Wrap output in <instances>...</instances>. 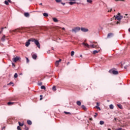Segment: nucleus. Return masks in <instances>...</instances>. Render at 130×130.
Here are the masks:
<instances>
[{
  "label": "nucleus",
  "mask_w": 130,
  "mask_h": 130,
  "mask_svg": "<svg viewBox=\"0 0 130 130\" xmlns=\"http://www.w3.org/2000/svg\"><path fill=\"white\" fill-rule=\"evenodd\" d=\"M115 19H116L118 21H120L122 19V16L120 15V13H118L115 17Z\"/></svg>",
  "instance_id": "f257e3e1"
},
{
  "label": "nucleus",
  "mask_w": 130,
  "mask_h": 130,
  "mask_svg": "<svg viewBox=\"0 0 130 130\" xmlns=\"http://www.w3.org/2000/svg\"><path fill=\"white\" fill-rule=\"evenodd\" d=\"M94 44L90 45V48H98V44L96 42H94Z\"/></svg>",
  "instance_id": "f03ea898"
},
{
  "label": "nucleus",
  "mask_w": 130,
  "mask_h": 130,
  "mask_svg": "<svg viewBox=\"0 0 130 130\" xmlns=\"http://www.w3.org/2000/svg\"><path fill=\"white\" fill-rule=\"evenodd\" d=\"M18 60H21V57L16 56L12 59V61L14 62H17Z\"/></svg>",
  "instance_id": "7ed1b4c3"
},
{
  "label": "nucleus",
  "mask_w": 130,
  "mask_h": 130,
  "mask_svg": "<svg viewBox=\"0 0 130 130\" xmlns=\"http://www.w3.org/2000/svg\"><path fill=\"white\" fill-rule=\"evenodd\" d=\"M109 73L110 74H113V75H118V71L115 70H109Z\"/></svg>",
  "instance_id": "20e7f679"
},
{
  "label": "nucleus",
  "mask_w": 130,
  "mask_h": 130,
  "mask_svg": "<svg viewBox=\"0 0 130 130\" xmlns=\"http://www.w3.org/2000/svg\"><path fill=\"white\" fill-rule=\"evenodd\" d=\"M78 31H80V27H76L75 28L73 29L72 30V31L73 32H75V33L78 32Z\"/></svg>",
  "instance_id": "39448f33"
},
{
  "label": "nucleus",
  "mask_w": 130,
  "mask_h": 130,
  "mask_svg": "<svg viewBox=\"0 0 130 130\" xmlns=\"http://www.w3.org/2000/svg\"><path fill=\"white\" fill-rule=\"evenodd\" d=\"M82 45H83L84 47H87V48H90V45L88 43L83 42L82 43Z\"/></svg>",
  "instance_id": "423d86ee"
},
{
  "label": "nucleus",
  "mask_w": 130,
  "mask_h": 130,
  "mask_svg": "<svg viewBox=\"0 0 130 130\" xmlns=\"http://www.w3.org/2000/svg\"><path fill=\"white\" fill-rule=\"evenodd\" d=\"M35 43L36 45H37V46H38V48H40V43H39V42L38 41V40H36L35 41Z\"/></svg>",
  "instance_id": "0eeeda50"
},
{
  "label": "nucleus",
  "mask_w": 130,
  "mask_h": 130,
  "mask_svg": "<svg viewBox=\"0 0 130 130\" xmlns=\"http://www.w3.org/2000/svg\"><path fill=\"white\" fill-rule=\"evenodd\" d=\"M31 56L33 59H36L37 58V54L32 53Z\"/></svg>",
  "instance_id": "6e6552de"
},
{
  "label": "nucleus",
  "mask_w": 130,
  "mask_h": 130,
  "mask_svg": "<svg viewBox=\"0 0 130 130\" xmlns=\"http://www.w3.org/2000/svg\"><path fill=\"white\" fill-rule=\"evenodd\" d=\"M60 61H61V59H60L59 60L56 61V62L55 63V67H58V66L59 64V62H60Z\"/></svg>",
  "instance_id": "1a4fd4ad"
},
{
  "label": "nucleus",
  "mask_w": 130,
  "mask_h": 130,
  "mask_svg": "<svg viewBox=\"0 0 130 130\" xmlns=\"http://www.w3.org/2000/svg\"><path fill=\"white\" fill-rule=\"evenodd\" d=\"M1 41H2V42H5V41H6V35H4L2 37Z\"/></svg>",
  "instance_id": "9d476101"
},
{
  "label": "nucleus",
  "mask_w": 130,
  "mask_h": 130,
  "mask_svg": "<svg viewBox=\"0 0 130 130\" xmlns=\"http://www.w3.org/2000/svg\"><path fill=\"white\" fill-rule=\"evenodd\" d=\"M81 31H82V32H88V31L87 28H81Z\"/></svg>",
  "instance_id": "9b49d317"
},
{
  "label": "nucleus",
  "mask_w": 130,
  "mask_h": 130,
  "mask_svg": "<svg viewBox=\"0 0 130 130\" xmlns=\"http://www.w3.org/2000/svg\"><path fill=\"white\" fill-rule=\"evenodd\" d=\"M113 37V33H109L108 34L107 38H110V37Z\"/></svg>",
  "instance_id": "f8f14e48"
},
{
  "label": "nucleus",
  "mask_w": 130,
  "mask_h": 130,
  "mask_svg": "<svg viewBox=\"0 0 130 130\" xmlns=\"http://www.w3.org/2000/svg\"><path fill=\"white\" fill-rule=\"evenodd\" d=\"M29 45H30V41H29L28 40V41L25 43V46H26V47H28Z\"/></svg>",
  "instance_id": "ddd939ff"
},
{
  "label": "nucleus",
  "mask_w": 130,
  "mask_h": 130,
  "mask_svg": "<svg viewBox=\"0 0 130 130\" xmlns=\"http://www.w3.org/2000/svg\"><path fill=\"white\" fill-rule=\"evenodd\" d=\"M81 108H82V109H83V110H85V111L87 110V108H86L85 105H82Z\"/></svg>",
  "instance_id": "4468645a"
},
{
  "label": "nucleus",
  "mask_w": 130,
  "mask_h": 130,
  "mask_svg": "<svg viewBox=\"0 0 130 130\" xmlns=\"http://www.w3.org/2000/svg\"><path fill=\"white\" fill-rule=\"evenodd\" d=\"M25 17H28L29 16H30V14H29V13L26 12L24 13Z\"/></svg>",
  "instance_id": "2eb2a0df"
},
{
  "label": "nucleus",
  "mask_w": 130,
  "mask_h": 130,
  "mask_svg": "<svg viewBox=\"0 0 130 130\" xmlns=\"http://www.w3.org/2000/svg\"><path fill=\"white\" fill-rule=\"evenodd\" d=\"M69 4V5H71V6H73V5H75L77 3L76 2H70Z\"/></svg>",
  "instance_id": "dca6fc26"
},
{
  "label": "nucleus",
  "mask_w": 130,
  "mask_h": 130,
  "mask_svg": "<svg viewBox=\"0 0 130 130\" xmlns=\"http://www.w3.org/2000/svg\"><path fill=\"white\" fill-rule=\"evenodd\" d=\"M27 122V124H29V125H31V124H32V121H31V120H28Z\"/></svg>",
  "instance_id": "f3484780"
},
{
  "label": "nucleus",
  "mask_w": 130,
  "mask_h": 130,
  "mask_svg": "<svg viewBox=\"0 0 130 130\" xmlns=\"http://www.w3.org/2000/svg\"><path fill=\"white\" fill-rule=\"evenodd\" d=\"M53 21L55 23H57V22H58V20H57L56 18H53Z\"/></svg>",
  "instance_id": "a211bd4d"
},
{
  "label": "nucleus",
  "mask_w": 130,
  "mask_h": 130,
  "mask_svg": "<svg viewBox=\"0 0 130 130\" xmlns=\"http://www.w3.org/2000/svg\"><path fill=\"white\" fill-rule=\"evenodd\" d=\"M76 103H77V105H78V106H81V105L82 104V103H81V102L79 101H77Z\"/></svg>",
  "instance_id": "6ab92c4d"
},
{
  "label": "nucleus",
  "mask_w": 130,
  "mask_h": 130,
  "mask_svg": "<svg viewBox=\"0 0 130 130\" xmlns=\"http://www.w3.org/2000/svg\"><path fill=\"white\" fill-rule=\"evenodd\" d=\"M29 41H31V42H35V41L36 40V39H30L29 40H28Z\"/></svg>",
  "instance_id": "aec40b11"
},
{
  "label": "nucleus",
  "mask_w": 130,
  "mask_h": 130,
  "mask_svg": "<svg viewBox=\"0 0 130 130\" xmlns=\"http://www.w3.org/2000/svg\"><path fill=\"white\" fill-rule=\"evenodd\" d=\"M14 102H9L7 103L8 105H13V104H14Z\"/></svg>",
  "instance_id": "412c9836"
},
{
  "label": "nucleus",
  "mask_w": 130,
  "mask_h": 130,
  "mask_svg": "<svg viewBox=\"0 0 130 130\" xmlns=\"http://www.w3.org/2000/svg\"><path fill=\"white\" fill-rule=\"evenodd\" d=\"M98 52H99V50L98 51V50H94L93 51V54H96V53H98Z\"/></svg>",
  "instance_id": "4be33fe9"
},
{
  "label": "nucleus",
  "mask_w": 130,
  "mask_h": 130,
  "mask_svg": "<svg viewBox=\"0 0 130 130\" xmlns=\"http://www.w3.org/2000/svg\"><path fill=\"white\" fill-rule=\"evenodd\" d=\"M18 124H19V126H23V125H24V123H20V122H18Z\"/></svg>",
  "instance_id": "5701e85b"
},
{
  "label": "nucleus",
  "mask_w": 130,
  "mask_h": 130,
  "mask_svg": "<svg viewBox=\"0 0 130 130\" xmlns=\"http://www.w3.org/2000/svg\"><path fill=\"white\" fill-rule=\"evenodd\" d=\"M53 91H56V87L55 86H53L52 87Z\"/></svg>",
  "instance_id": "b1692460"
},
{
  "label": "nucleus",
  "mask_w": 130,
  "mask_h": 130,
  "mask_svg": "<svg viewBox=\"0 0 130 130\" xmlns=\"http://www.w3.org/2000/svg\"><path fill=\"white\" fill-rule=\"evenodd\" d=\"M14 78L15 79H17V78H18V74L15 73V74H14Z\"/></svg>",
  "instance_id": "393cba45"
},
{
  "label": "nucleus",
  "mask_w": 130,
  "mask_h": 130,
  "mask_svg": "<svg viewBox=\"0 0 130 130\" xmlns=\"http://www.w3.org/2000/svg\"><path fill=\"white\" fill-rule=\"evenodd\" d=\"M109 107H110V109H113V108H114V107L113 106V105H110Z\"/></svg>",
  "instance_id": "a878e982"
},
{
  "label": "nucleus",
  "mask_w": 130,
  "mask_h": 130,
  "mask_svg": "<svg viewBox=\"0 0 130 130\" xmlns=\"http://www.w3.org/2000/svg\"><path fill=\"white\" fill-rule=\"evenodd\" d=\"M118 107L120 108V109H122V105H117Z\"/></svg>",
  "instance_id": "bb28decb"
},
{
  "label": "nucleus",
  "mask_w": 130,
  "mask_h": 130,
  "mask_svg": "<svg viewBox=\"0 0 130 130\" xmlns=\"http://www.w3.org/2000/svg\"><path fill=\"white\" fill-rule=\"evenodd\" d=\"M24 129L25 130H29V128L26 126V125H24Z\"/></svg>",
  "instance_id": "cd10ccee"
},
{
  "label": "nucleus",
  "mask_w": 130,
  "mask_h": 130,
  "mask_svg": "<svg viewBox=\"0 0 130 130\" xmlns=\"http://www.w3.org/2000/svg\"><path fill=\"white\" fill-rule=\"evenodd\" d=\"M43 16H44V17H48V14H47L46 13H44L43 14Z\"/></svg>",
  "instance_id": "c85d7f7f"
},
{
  "label": "nucleus",
  "mask_w": 130,
  "mask_h": 130,
  "mask_svg": "<svg viewBox=\"0 0 130 130\" xmlns=\"http://www.w3.org/2000/svg\"><path fill=\"white\" fill-rule=\"evenodd\" d=\"M41 88L44 90H45L46 89V88L45 87V86H44V85L41 86Z\"/></svg>",
  "instance_id": "c756f323"
},
{
  "label": "nucleus",
  "mask_w": 130,
  "mask_h": 130,
  "mask_svg": "<svg viewBox=\"0 0 130 130\" xmlns=\"http://www.w3.org/2000/svg\"><path fill=\"white\" fill-rule=\"evenodd\" d=\"M11 85H13L12 86H14V83H13L12 82H11L8 84V86H10Z\"/></svg>",
  "instance_id": "7c9ffc66"
},
{
  "label": "nucleus",
  "mask_w": 130,
  "mask_h": 130,
  "mask_svg": "<svg viewBox=\"0 0 130 130\" xmlns=\"http://www.w3.org/2000/svg\"><path fill=\"white\" fill-rule=\"evenodd\" d=\"M95 108L96 109H99V110H101V109L100 107H99V106H95Z\"/></svg>",
  "instance_id": "2f4dec72"
},
{
  "label": "nucleus",
  "mask_w": 130,
  "mask_h": 130,
  "mask_svg": "<svg viewBox=\"0 0 130 130\" xmlns=\"http://www.w3.org/2000/svg\"><path fill=\"white\" fill-rule=\"evenodd\" d=\"M4 27H2L1 28V30H0V34H2L3 33V31L4 30Z\"/></svg>",
  "instance_id": "473e14b6"
},
{
  "label": "nucleus",
  "mask_w": 130,
  "mask_h": 130,
  "mask_svg": "<svg viewBox=\"0 0 130 130\" xmlns=\"http://www.w3.org/2000/svg\"><path fill=\"white\" fill-rule=\"evenodd\" d=\"M74 54H75V52L74 51H72L71 52V56H74Z\"/></svg>",
  "instance_id": "72a5a7b5"
},
{
  "label": "nucleus",
  "mask_w": 130,
  "mask_h": 130,
  "mask_svg": "<svg viewBox=\"0 0 130 130\" xmlns=\"http://www.w3.org/2000/svg\"><path fill=\"white\" fill-rule=\"evenodd\" d=\"M5 5H6L7 6H9V2L5 1Z\"/></svg>",
  "instance_id": "f704fd0d"
},
{
  "label": "nucleus",
  "mask_w": 130,
  "mask_h": 130,
  "mask_svg": "<svg viewBox=\"0 0 130 130\" xmlns=\"http://www.w3.org/2000/svg\"><path fill=\"white\" fill-rule=\"evenodd\" d=\"M93 1L92 0H87V2L89 3V4H92Z\"/></svg>",
  "instance_id": "c9c22d12"
},
{
  "label": "nucleus",
  "mask_w": 130,
  "mask_h": 130,
  "mask_svg": "<svg viewBox=\"0 0 130 130\" xmlns=\"http://www.w3.org/2000/svg\"><path fill=\"white\" fill-rule=\"evenodd\" d=\"M104 123V121H100V124L102 125V124H103Z\"/></svg>",
  "instance_id": "e433bc0d"
},
{
  "label": "nucleus",
  "mask_w": 130,
  "mask_h": 130,
  "mask_svg": "<svg viewBox=\"0 0 130 130\" xmlns=\"http://www.w3.org/2000/svg\"><path fill=\"white\" fill-rule=\"evenodd\" d=\"M115 2H125V0H115Z\"/></svg>",
  "instance_id": "4c0bfd02"
},
{
  "label": "nucleus",
  "mask_w": 130,
  "mask_h": 130,
  "mask_svg": "<svg viewBox=\"0 0 130 130\" xmlns=\"http://www.w3.org/2000/svg\"><path fill=\"white\" fill-rule=\"evenodd\" d=\"M56 2L57 3H61V0H55Z\"/></svg>",
  "instance_id": "58836bf2"
},
{
  "label": "nucleus",
  "mask_w": 130,
  "mask_h": 130,
  "mask_svg": "<svg viewBox=\"0 0 130 130\" xmlns=\"http://www.w3.org/2000/svg\"><path fill=\"white\" fill-rule=\"evenodd\" d=\"M97 115H98V113H95V115H94V117L95 118V117H97Z\"/></svg>",
  "instance_id": "ea45409f"
},
{
  "label": "nucleus",
  "mask_w": 130,
  "mask_h": 130,
  "mask_svg": "<svg viewBox=\"0 0 130 130\" xmlns=\"http://www.w3.org/2000/svg\"><path fill=\"white\" fill-rule=\"evenodd\" d=\"M17 129L18 130H22V129L21 128V127H20V126H17Z\"/></svg>",
  "instance_id": "a19ab883"
},
{
  "label": "nucleus",
  "mask_w": 130,
  "mask_h": 130,
  "mask_svg": "<svg viewBox=\"0 0 130 130\" xmlns=\"http://www.w3.org/2000/svg\"><path fill=\"white\" fill-rule=\"evenodd\" d=\"M38 85H39V86H42V82H39V83H38Z\"/></svg>",
  "instance_id": "79ce46f5"
},
{
  "label": "nucleus",
  "mask_w": 130,
  "mask_h": 130,
  "mask_svg": "<svg viewBox=\"0 0 130 130\" xmlns=\"http://www.w3.org/2000/svg\"><path fill=\"white\" fill-rule=\"evenodd\" d=\"M64 113H65V114H71V113L70 112H64Z\"/></svg>",
  "instance_id": "37998d69"
},
{
  "label": "nucleus",
  "mask_w": 130,
  "mask_h": 130,
  "mask_svg": "<svg viewBox=\"0 0 130 130\" xmlns=\"http://www.w3.org/2000/svg\"><path fill=\"white\" fill-rule=\"evenodd\" d=\"M26 62L27 63L29 62V59L28 58V57H26Z\"/></svg>",
  "instance_id": "c03bdc74"
},
{
  "label": "nucleus",
  "mask_w": 130,
  "mask_h": 130,
  "mask_svg": "<svg viewBox=\"0 0 130 130\" xmlns=\"http://www.w3.org/2000/svg\"><path fill=\"white\" fill-rule=\"evenodd\" d=\"M12 67H14V68L16 67V66L15 65V63L12 62Z\"/></svg>",
  "instance_id": "a18cd8bd"
},
{
  "label": "nucleus",
  "mask_w": 130,
  "mask_h": 130,
  "mask_svg": "<svg viewBox=\"0 0 130 130\" xmlns=\"http://www.w3.org/2000/svg\"><path fill=\"white\" fill-rule=\"evenodd\" d=\"M42 97H43L42 95H40V100H42Z\"/></svg>",
  "instance_id": "49530a36"
},
{
  "label": "nucleus",
  "mask_w": 130,
  "mask_h": 130,
  "mask_svg": "<svg viewBox=\"0 0 130 130\" xmlns=\"http://www.w3.org/2000/svg\"><path fill=\"white\" fill-rule=\"evenodd\" d=\"M96 106H99L100 105V104L99 103H96Z\"/></svg>",
  "instance_id": "de8ad7c7"
},
{
  "label": "nucleus",
  "mask_w": 130,
  "mask_h": 130,
  "mask_svg": "<svg viewBox=\"0 0 130 130\" xmlns=\"http://www.w3.org/2000/svg\"><path fill=\"white\" fill-rule=\"evenodd\" d=\"M6 128V126H4L3 127H2V130H4Z\"/></svg>",
  "instance_id": "09e8293b"
},
{
  "label": "nucleus",
  "mask_w": 130,
  "mask_h": 130,
  "mask_svg": "<svg viewBox=\"0 0 130 130\" xmlns=\"http://www.w3.org/2000/svg\"><path fill=\"white\" fill-rule=\"evenodd\" d=\"M61 5H62L63 6H64L66 5V3H61Z\"/></svg>",
  "instance_id": "8fccbe9b"
},
{
  "label": "nucleus",
  "mask_w": 130,
  "mask_h": 130,
  "mask_svg": "<svg viewBox=\"0 0 130 130\" xmlns=\"http://www.w3.org/2000/svg\"><path fill=\"white\" fill-rule=\"evenodd\" d=\"M121 129H122V128H118V129H116V130H121Z\"/></svg>",
  "instance_id": "3c124183"
},
{
  "label": "nucleus",
  "mask_w": 130,
  "mask_h": 130,
  "mask_svg": "<svg viewBox=\"0 0 130 130\" xmlns=\"http://www.w3.org/2000/svg\"><path fill=\"white\" fill-rule=\"evenodd\" d=\"M16 31H17V29H15V30H12L13 32H16Z\"/></svg>",
  "instance_id": "603ef678"
},
{
  "label": "nucleus",
  "mask_w": 130,
  "mask_h": 130,
  "mask_svg": "<svg viewBox=\"0 0 130 130\" xmlns=\"http://www.w3.org/2000/svg\"><path fill=\"white\" fill-rule=\"evenodd\" d=\"M8 1V2H9V3H11L12 2V1H11V0H7Z\"/></svg>",
  "instance_id": "864d4df0"
},
{
  "label": "nucleus",
  "mask_w": 130,
  "mask_h": 130,
  "mask_svg": "<svg viewBox=\"0 0 130 130\" xmlns=\"http://www.w3.org/2000/svg\"><path fill=\"white\" fill-rule=\"evenodd\" d=\"M62 30H66V28L64 27H62Z\"/></svg>",
  "instance_id": "5fc2aeb1"
},
{
  "label": "nucleus",
  "mask_w": 130,
  "mask_h": 130,
  "mask_svg": "<svg viewBox=\"0 0 130 130\" xmlns=\"http://www.w3.org/2000/svg\"><path fill=\"white\" fill-rule=\"evenodd\" d=\"M89 120H93V118H90L89 119Z\"/></svg>",
  "instance_id": "6e6d98bb"
},
{
  "label": "nucleus",
  "mask_w": 130,
  "mask_h": 130,
  "mask_svg": "<svg viewBox=\"0 0 130 130\" xmlns=\"http://www.w3.org/2000/svg\"><path fill=\"white\" fill-rule=\"evenodd\" d=\"M117 24H119V21H117Z\"/></svg>",
  "instance_id": "4d7b16f0"
},
{
  "label": "nucleus",
  "mask_w": 130,
  "mask_h": 130,
  "mask_svg": "<svg viewBox=\"0 0 130 130\" xmlns=\"http://www.w3.org/2000/svg\"><path fill=\"white\" fill-rule=\"evenodd\" d=\"M126 19H127V20H128V17H126Z\"/></svg>",
  "instance_id": "13d9d810"
},
{
  "label": "nucleus",
  "mask_w": 130,
  "mask_h": 130,
  "mask_svg": "<svg viewBox=\"0 0 130 130\" xmlns=\"http://www.w3.org/2000/svg\"><path fill=\"white\" fill-rule=\"evenodd\" d=\"M112 9L110 10V11H108V12H111Z\"/></svg>",
  "instance_id": "bf43d9fd"
},
{
  "label": "nucleus",
  "mask_w": 130,
  "mask_h": 130,
  "mask_svg": "<svg viewBox=\"0 0 130 130\" xmlns=\"http://www.w3.org/2000/svg\"><path fill=\"white\" fill-rule=\"evenodd\" d=\"M128 31L130 32V28L128 29Z\"/></svg>",
  "instance_id": "052dcab7"
},
{
  "label": "nucleus",
  "mask_w": 130,
  "mask_h": 130,
  "mask_svg": "<svg viewBox=\"0 0 130 130\" xmlns=\"http://www.w3.org/2000/svg\"><path fill=\"white\" fill-rule=\"evenodd\" d=\"M116 119H117L116 118H114L115 120H116Z\"/></svg>",
  "instance_id": "680f3d73"
},
{
  "label": "nucleus",
  "mask_w": 130,
  "mask_h": 130,
  "mask_svg": "<svg viewBox=\"0 0 130 130\" xmlns=\"http://www.w3.org/2000/svg\"><path fill=\"white\" fill-rule=\"evenodd\" d=\"M41 6H42V3L40 4Z\"/></svg>",
  "instance_id": "e2e57ef3"
},
{
  "label": "nucleus",
  "mask_w": 130,
  "mask_h": 130,
  "mask_svg": "<svg viewBox=\"0 0 130 130\" xmlns=\"http://www.w3.org/2000/svg\"><path fill=\"white\" fill-rule=\"evenodd\" d=\"M70 63V62H68V63H67V64H69Z\"/></svg>",
  "instance_id": "0e129e2a"
},
{
  "label": "nucleus",
  "mask_w": 130,
  "mask_h": 130,
  "mask_svg": "<svg viewBox=\"0 0 130 130\" xmlns=\"http://www.w3.org/2000/svg\"><path fill=\"white\" fill-rule=\"evenodd\" d=\"M108 130H111V129H110V128H108Z\"/></svg>",
  "instance_id": "69168bd1"
},
{
  "label": "nucleus",
  "mask_w": 130,
  "mask_h": 130,
  "mask_svg": "<svg viewBox=\"0 0 130 130\" xmlns=\"http://www.w3.org/2000/svg\"><path fill=\"white\" fill-rule=\"evenodd\" d=\"M125 16H127V14H125Z\"/></svg>",
  "instance_id": "338daca9"
},
{
  "label": "nucleus",
  "mask_w": 130,
  "mask_h": 130,
  "mask_svg": "<svg viewBox=\"0 0 130 130\" xmlns=\"http://www.w3.org/2000/svg\"><path fill=\"white\" fill-rule=\"evenodd\" d=\"M30 1V2H32V0H29Z\"/></svg>",
  "instance_id": "774afa93"
}]
</instances>
